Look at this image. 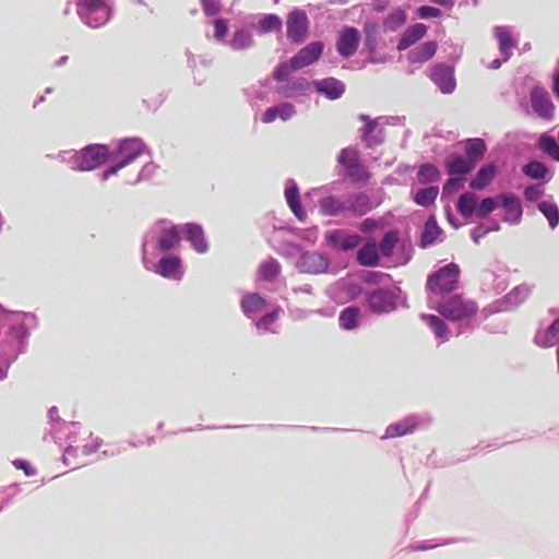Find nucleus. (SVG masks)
Instances as JSON below:
<instances>
[{
	"mask_svg": "<svg viewBox=\"0 0 559 559\" xmlns=\"http://www.w3.org/2000/svg\"><path fill=\"white\" fill-rule=\"evenodd\" d=\"M436 310L449 321L465 322L477 314L478 305L462 294H455L439 302Z\"/></svg>",
	"mask_w": 559,
	"mask_h": 559,
	"instance_id": "nucleus-1",
	"label": "nucleus"
},
{
	"mask_svg": "<svg viewBox=\"0 0 559 559\" xmlns=\"http://www.w3.org/2000/svg\"><path fill=\"white\" fill-rule=\"evenodd\" d=\"M460 273L461 270L457 264L449 263L428 275L426 289L436 295L451 293L457 288Z\"/></svg>",
	"mask_w": 559,
	"mask_h": 559,
	"instance_id": "nucleus-2",
	"label": "nucleus"
},
{
	"mask_svg": "<svg viewBox=\"0 0 559 559\" xmlns=\"http://www.w3.org/2000/svg\"><path fill=\"white\" fill-rule=\"evenodd\" d=\"M145 151V145L139 139H128L120 143L118 154L121 158L119 163L109 167L104 173V179H108L110 176L116 175L120 169L128 166L140 157Z\"/></svg>",
	"mask_w": 559,
	"mask_h": 559,
	"instance_id": "nucleus-3",
	"label": "nucleus"
},
{
	"mask_svg": "<svg viewBox=\"0 0 559 559\" xmlns=\"http://www.w3.org/2000/svg\"><path fill=\"white\" fill-rule=\"evenodd\" d=\"M337 162L346 169L347 176L353 181H367L370 178L369 171L360 163L356 148H343L337 156Z\"/></svg>",
	"mask_w": 559,
	"mask_h": 559,
	"instance_id": "nucleus-4",
	"label": "nucleus"
},
{
	"mask_svg": "<svg viewBox=\"0 0 559 559\" xmlns=\"http://www.w3.org/2000/svg\"><path fill=\"white\" fill-rule=\"evenodd\" d=\"M287 37L295 44H301L308 37L309 19L305 11L294 9L287 15Z\"/></svg>",
	"mask_w": 559,
	"mask_h": 559,
	"instance_id": "nucleus-5",
	"label": "nucleus"
},
{
	"mask_svg": "<svg viewBox=\"0 0 559 559\" xmlns=\"http://www.w3.org/2000/svg\"><path fill=\"white\" fill-rule=\"evenodd\" d=\"M108 148L105 145H90L75 156V164L80 170H93L107 160Z\"/></svg>",
	"mask_w": 559,
	"mask_h": 559,
	"instance_id": "nucleus-6",
	"label": "nucleus"
},
{
	"mask_svg": "<svg viewBox=\"0 0 559 559\" xmlns=\"http://www.w3.org/2000/svg\"><path fill=\"white\" fill-rule=\"evenodd\" d=\"M78 7L86 15L91 27H99L109 19V10L103 0H78Z\"/></svg>",
	"mask_w": 559,
	"mask_h": 559,
	"instance_id": "nucleus-7",
	"label": "nucleus"
},
{
	"mask_svg": "<svg viewBox=\"0 0 559 559\" xmlns=\"http://www.w3.org/2000/svg\"><path fill=\"white\" fill-rule=\"evenodd\" d=\"M429 78L443 94L452 93L456 87L453 67L445 63H438L430 70Z\"/></svg>",
	"mask_w": 559,
	"mask_h": 559,
	"instance_id": "nucleus-8",
	"label": "nucleus"
},
{
	"mask_svg": "<svg viewBox=\"0 0 559 559\" xmlns=\"http://www.w3.org/2000/svg\"><path fill=\"white\" fill-rule=\"evenodd\" d=\"M324 239L332 249L342 251L355 249L362 240L359 235L349 234L342 229L325 233Z\"/></svg>",
	"mask_w": 559,
	"mask_h": 559,
	"instance_id": "nucleus-9",
	"label": "nucleus"
},
{
	"mask_svg": "<svg viewBox=\"0 0 559 559\" xmlns=\"http://www.w3.org/2000/svg\"><path fill=\"white\" fill-rule=\"evenodd\" d=\"M368 307L372 312H390L396 308L395 295L389 289H376L367 296Z\"/></svg>",
	"mask_w": 559,
	"mask_h": 559,
	"instance_id": "nucleus-10",
	"label": "nucleus"
},
{
	"mask_svg": "<svg viewBox=\"0 0 559 559\" xmlns=\"http://www.w3.org/2000/svg\"><path fill=\"white\" fill-rule=\"evenodd\" d=\"M531 104L534 111L545 120H552L555 117V106L543 87H534L531 92Z\"/></svg>",
	"mask_w": 559,
	"mask_h": 559,
	"instance_id": "nucleus-11",
	"label": "nucleus"
},
{
	"mask_svg": "<svg viewBox=\"0 0 559 559\" xmlns=\"http://www.w3.org/2000/svg\"><path fill=\"white\" fill-rule=\"evenodd\" d=\"M323 52V44L321 41H312L301 48L294 57H292V64L294 69H302L314 63L320 59Z\"/></svg>",
	"mask_w": 559,
	"mask_h": 559,
	"instance_id": "nucleus-12",
	"label": "nucleus"
},
{
	"mask_svg": "<svg viewBox=\"0 0 559 559\" xmlns=\"http://www.w3.org/2000/svg\"><path fill=\"white\" fill-rule=\"evenodd\" d=\"M359 43V31L355 27H345L338 36L336 50L342 57L349 58L356 52Z\"/></svg>",
	"mask_w": 559,
	"mask_h": 559,
	"instance_id": "nucleus-13",
	"label": "nucleus"
},
{
	"mask_svg": "<svg viewBox=\"0 0 559 559\" xmlns=\"http://www.w3.org/2000/svg\"><path fill=\"white\" fill-rule=\"evenodd\" d=\"M504 211L503 221L510 224H518L522 218V205L520 199L513 193H503L498 197Z\"/></svg>",
	"mask_w": 559,
	"mask_h": 559,
	"instance_id": "nucleus-14",
	"label": "nucleus"
},
{
	"mask_svg": "<svg viewBox=\"0 0 559 559\" xmlns=\"http://www.w3.org/2000/svg\"><path fill=\"white\" fill-rule=\"evenodd\" d=\"M328 266V259L317 252L304 253L298 260V267L305 273L319 274L324 272Z\"/></svg>",
	"mask_w": 559,
	"mask_h": 559,
	"instance_id": "nucleus-15",
	"label": "nucleus"
},
{
	"mask_svg": "<svg viewBox=\"0 0 559 559\" xmlns=\"http://www.w3.org/2000/svg\"><path fill=\"white\" fill-rule=\"evenodd\" d=\"M186 235V239L191 243L193 249L199 253H205L209 249L202 227L198 224L188 223L180 226Z\"/></svg>",
	"mask_w": 559,
	"mask_h": 559,
	"instance_id": "nucleus-16",
	"label": "nucleus"
},
{
	"mask_svg": "<svg viewBox=\"0 0 559 559\" xmlns=\"http://www.w3.org/2000/svg\"><path fill=\"white\" fill-rule=\"evenodd\" d=\"M493 36L498 41L503 61H508L512 56V49L516 47V41L513 39L510 29L506 26H496L493 28Z\"/></svg>",
	"mask_w": 559,
	"mask_h": 559,
	"instance_id": "nucleus-17",
	"label": "nucleus"
},
{
	"mask_svg": "<svg viewBox=\"0 0 559 559\" xmlns=\"http://www.w3.org/2000/svg\"><path fill=\"white\" fill-rule=\"evenodd\" d=\"M427 29V26L423 23H416L414 25L408 26L402 34L397 43V50L403 51L408 49L411 46L416 44L426 35Z\"/></svg>",
	"mask_w": 559,
	"mask_h": 559,
	"instance_id": "nucleus-18",
	"label": "nucleus"
},
{
	"mask_svg": "<svg viewBox=\"0 0 559 559\" xmlns=\"http://www.w3.org/2000/svg\"><path fill=\"white\" fill-rule=\"evenodd\" d=\"M474 168L475 165L468 158L459 154H452L445 160V169L450 176H464Z\"/></svg>",
	"mask_w": 559,
	"mask_h": 559,
	"instance_id": "nucleus-19",
	"label": "nucleus"
},
{
	"mask_svg": "<svg viewBox=\"0 0 559 559\" xmlns=\"http://www.w3.org/2000/svg\"><path fill=\"white\" fill-rule=\"evenodd\" d=\"M157 273L163 277L180 280L182 276L181 260L178 257L162 258L157 264Z\"/></svg>",
	"mask_w": 559,
	"mask_h": 559,
	"instance_id": "nucleus-20",
	"label": "nucleus"
},
{
	"mask_svg": "<svg viewBox=\"0 0 559 559\" xmlns=\"http://www.w3.org/2000/svg\"><path fill=\"white\" fill-rule=\"evenodd\" d=\"M317 91L324 94L330 99L340 98L345 92V85L335 78H326L314 82Z\"/></svg>",
	"mask_w": 559,
	"mask_h": 559,
	"instance_id": "nucleus-21",
	"label": "nucleus"
},
{
	"mask_svg": "<svg viewBox=\"0 0 559 559\" xmlns=\"http://www.w3.org/2000/svg\"><path fill=\"white\" fill-rule=\"evenodd\" d=\"M296 110L294 105L289 103H282L277 106H273L267 108L262 115L263 123H271L275 121L277 118L286 121L290 119L295 115Z\"/></svg>",
	"mask_w": 559,
	"mask_h": 559,
	"instance_id": "nucleus-22",
	"label": "nucleus"
},
{
	"mask_svg": "<svg viewBox=\"0 0 559 559\" xmlns=\"http://www.w3.org/2000/svg\"><path fill=\"white\" fill-rule=\"evenodd\" d=\"M285 199L286 202L294 213V215L299 221H305L307 217V214L305 210L301 206L300 200H299V190L297 185L294 181H290L286 188H285Z\"/></svg>",
	"mask_w": 559,
	"mask_h": 559,
	"instance_id": "nucleus-23",
	"label": "nucleus"
},
{
	"mask_svg": "<svg viewBox=\"0 0 559 559\" xmlns=\"http://www.w3.org/2000/svg\"><path fill=\"white\" fill-rule=\"evenodd\" d=\"M418 426L416 417H406L395 424H391L385 429L384 438H396L412 433Z\"/></svg>",
	"mask_w": 559,
	"mask_h": 559,
	"instance_id": "nucleus-24",
	"label": "nucleus"
},
{
	"mask_svg": "<svg viewBox=\"0 0 559 559\" xmlns=\"http://www.w3.org/2000/svg\"><path fill=\"white\" fill-rule=\"evenodd\" d=\"M535 343L544 348H549L559 343V319L555 320L547 329L535 335Z\"/></svg>",
	"mask_w": 559,
	"mask_h": 559,
	"instance_id": "nucleus-25",
	"label": "nucleus"
},
{
	"mask_svg": "<svg viewBox=\"0 0 559 559\" xmlns=\"http://www.w3.org/2000/svg\"><path fill=\"white\" fill-rule=\"evenodd\" d=\"M497 167L495 164H487L483 166L476 174V176L471 180L469 187L473 190H483L485 189L496 177Z\"/></svg>",
	"mask_w": 559,
	"mask_h": 559,
	"instance_id": "nucleus-26",
	"label": "nucleus"
},
{
	"mask_svg": "<svg viewBox=\"0 0 559 559\" xmlns=\"http://www.w3.org/2000/svg\"><path fill=\"white\" fill-rule=\"evenodd\" d=\"M438 44L435 40L426 41L408 53L412 63H424L436 55Z\"/></svg>",
	"mask_w": 559,
	"mask_h": 559,
	"instance_id": "nucleus-27",
	"label": "nucleus"
},
{
	"mask_svg": "<svg viewBox=\"0 0 559 559\" xmlns=\"http://www.w3.org/2000/svg\"><path fill=\"white\" fill-rule=\"evenodd\" d=\"M478 198L473 192H464L460 195L456 203V210L464 218L468 219L477 214Z\"/></svg>",
	"mask_w": 559,
	"mask_h": 559,
	"instance_id": "nucleus-28",
	"label": "nucleus"
},
{
	"mask_svg": "<svg viewBox=\"0 0 559 559\" xmlns=\"http://www.w3.org/2000/svg\"><path fill=\"white\" fill-rule=\"evenodd\" d=\"M421 319L427 323L435 336L442 342L450 337V329L448 324L436 314H423Z\"/></svg>",
	"mask_w": 559,
	"mask_h": 559,
	"instance_id": "nucleus-29",
	"label": "nucleus"
},
{
	"mask_svg": "<svg viewBox=\"0 0 559 559\" xmlns=\"http://www.w3.org/2000/svg\"><path fill=\"white\" fill-rule=\"evenodd\" d=\"M346 205L347 212H350L357 216H362L372 209L369 197L362 192L350 197Z\"/></svg>",
	"mask_w": 559,
	"mask_h": 559,
	"instance_id": "nucleus-30",
	"label": "nucleus"
},
{
	"mask_svg": "<svg viewBox=\"0 0 559 559\" xmlns=\"http://www.w3.org/2000/svg\"><path fill=\"white\" fill-rule=\"evenodd\" d=\"M486 151V144L484 140L479 138L467 139L465 141L466 158H468L475 166L484 158Z\"/></svg>",
	"mask_w": 559,
	"mask_h": 559,
	"instance_id": "nucleus-31",
	"label": "nucleus"
},
{
	"mask_svg": "<svg viewBox=\"0 0 559 559\" xmlns=\"http://www.w3.org/2000/svg\"><path fill=\"white\" fill-rule=\"evenodd\" d=\"M320 213L325 216H336L347 212V205L335 197H325L319 202Z\"/></svg>",
	"mask_w": 559,
	"mask_h": 559,
	"instance_id": "nucleus-32",
	"label": "nucleus"
},
{
	"mask_svg": "<svg viewBox=\"0 0 559 559\" xmlns=\"http://www.w3.org/2000/svg\"><path fill=\"white\" fill-rule=\"evenodd\" d=\"M181 231L180 226L164 229L157 241L158 249L162 251L174 249L179 243Z\"/></svg>",
	"mask_w": 559,
	"mask_h": 559,
	"instance_id": "nucleus-33",
	"label": "nucleus"
},
{
	"mask_svg": "<svg viewBox=\"0 0 559 559\" xmlns=\"http://www.w3.org/2000/svg\"><path fill=\"white\" fill-rule=\"evenodd\" d=\"M357 262L362 266H376L379 263V251L376 242H368L357 253Z\"/></svg>",
	"mask_w": 559,
	"mask_h": 559,
	"instance_id": "nucleus-34",
	"label": "nucleus"
},
{
	"mask_svg": "<svg viewBox=\"0 0 559 559\" xmlns=\"http://www.w3.org/2000/svg\"><path fill=\"white\" fill-rule=\"evenodd\" d=\"M442 230L438 226L435 217H429L425 223V227L420 238V247L427 248L436 242Z\"/></svg>",
	"mask_w": 559,
	"mask_h": 559,
	"instance_id": "nucleus-35",
	"label": "nucleus"
},
{
	"mask_svg": "<svg viewBox=\"0 0 559 559\" xmlns=\"http://www.w3.org/2000/svg\"><path fill=\"white\" fill-rule=\"evenodd\" d=\"M407 14L402 9L393 10L383 21V27L388 32H395L406 23Z\"/></svg>",
	"mask_w": 559,
	"mask_h": 559,
	"instance_id": "nucleus-36",
	"label": "nucleus"
},
{
	"mask_svg": "<svg viewBox=\"0 0 559 559\" xmlns=\"http://www.w3.org/2000/svg\"><path fill=\"white\" fill-rule=\"evenodd\" d=\"M438 194L439 188L437 186H430L418 190L413 200L420 206H429L436 201Z\"/></svg>",
	"mask_w": 559,
	"mask_h": 559,
	"instance_id": "nucleus-37",
	"label": "nucleus"
},
{
	"mask_svg": "<svg viewBox=\"0 0 559 559\" xmlns=\"http://www.w3.org/2000/svg\"><path fill=\"white\" fill-rule=\"evenodd\" d=\"M359 309L356 307H347L341 311L338 321L340 325L345 330H353L358 326Z\"/></svg>",
	"mask_w": 559,
	"mask_h": 559,
	"instance_id": "nucleus-38",
	"label": "nucleus"
},
{
	"mask_svg": "<svg viewBox=\"0 0 559 559\" xmlns=\"http://www.w3.org/2000/svg\"><path fill=\"white\" fill-rule=\"evenodd\" d=\"M280 273L281 265L276 260L272 258L263 261L259 266L260 277L267 282L274 281Z\"/></svg>",
	"mask_w": 559,
	"mask_h": 559,
	"instance_id": "nucleus-39",
	"label": "nucleus"
},
{
	"mask_svg": "<svg viewBox=\"0 0 559 559\" xmlns=\"http://www.w3.org/2000/svg\"><path fill=\"white\" fill-rule=\"evenodd\" d=\"M264 305L265 300L259 294H249L241 301V308L247 316L261 310Z\"/></svg>",
	"mask_w": 559,
	"mask_h": 559,
	"instance_id": "nucleus-40",
	"label": "nucleus"
},
{
	"mask_svg": "<svg viewBox=\"0 0 559 559\" xmlns=\"http://www.w3.org/2000/svg\"><path fill=\"white\" fill-rule=\"evenodd\" d=\"M417 178L424 185L437 182L440 179V171L432 164H424L418 169Z\"/></svg>",
	"mask_w": 559,
	"mask_h": 559,
	"instance_id": "nucleus-41",
	"label": "nucleus"
},
{
	"mask_svg": "<svg viewBox=\"0 0 559 559\" xmlns=\"http://www.w3.org/2000/svg\"><path fill=\"white\" fill-rule=\"evenodd\" d=\"M522 170L525 176L532 179H544L548 174V168L537 160L527 163Z\"/></svg>",
	"mask_w": 559,
	"mask_h": 559,
	"instance_id": "nucleus-42",
	"label": "nucleus"
},
{
	"mask_svg": "<svg viewBox=\"0 0 559 559\" xmlns=\"http://www.w3.org/2000/svg\"><path fill=\"white\" fill-rule=\"evenodd\" d=\"M539 211L548 219L549 226L555 228L559 223V209L555 203L543 201L538 204Z\"/></svg>",
	"mask_w": 559,
	"mask_h": 559,
	"instance_id": "nucleus-43",
	"label": "nucleus"
},
{
	"mask_svg": "<svg viewBox=\"0 0 559 559\" xmlns=\"http://www.w3.org/2000/svg\"><path fill=\"white\" fill-rule=\"evenodd\" d=\"M308 90V83L305 79H298L293 82L287 83L285 86L281 88V93L285 97H293L297 93L304 94Z\"/></svg>",
	"mask_w": 559,
	"mask_h": 559,
	"instance_id": "nucleus-44",
	"label": "nucleus"
},
{
	"mask_svg": "<svg viewBox=\"0 0 559 559\" xmlns=\"http://www.w3.org/2000/svg\"><path fill=\"white\" fill-rule=\"evenodd\" d=\"M540 148L551 158L559 162V145L557 141L549 135L543 134L539 141Z\"/></svg>",
	"mask_w": 559,
	"mask_h": 559,
	"instance_id": "nucleus-45",
	"label": "nucleus"
},
{
	"mask_svg": "<svg viewBox=\"0 0 559 559\" xmlns=\"http://www.w3.org/2000/svg\"><path fill=\"white\" fill-rule=\"evenodd\" d=\"M252 45V37L246 31H237L230 41V46L234 50H242L249 48Z\"/></svg>",
	"mask_w": 559,
	"mask_h": 559,
	"instance_id": "nucleus-46",
	"label": "nucleus"
},
{
	"mask_svg": "<svg viewBox=\"0 0 559 559\" xmlns=\"http://www.w3.org/2000/svg\"><path fill=\"white\" fill-rule=\"evenodd\" d=\"M259 27L261 33L281 31L282 20L276 14H267L260 21Z\"/></svg>",
	"mask_w": 559,
	"mask_h": 559,
	"instance_id": "nucleus-47",
	"label": "nucleus"
},
{
	"mask_svg": "<svg viewBox=\"0 0 559 559\" xmlns=\"http://www.w3.org/2000/svg\"><path fill=\"white\" fill-rule=\"evenodd\" d=\"M397 240H399V237H397L396 233H394V231L386 233L380 242L378 251H380L385 257H390L393 252V249H394Z\"/></svg>",
	"mask_w": 559,
	"mask_h": 559,
	"instance_id": "nucleus-48",
	"label": "nucleus"
},
{
	"mask_svg": "<svg viewBox=\"0 0 559 559\" xmlns=\"http://www.w3.org/2000/svg\"><path fill=\"white\" fill-rule=\"evenodd\" d=\"M498 205V199L495 198H485L480 201V203L477 205V217L485 218L487 217L491 212L495 211V209Z\"/></svg>",
	"mask_w": 559,
	"mask_h": 559,
	"instance_id": "nucleus-49",
	"label": "nucleus"
},
{
	"mask_svg": "<svg viewBox=\"0 0 559 559\" xmlns=\"http://www.w3.org/2000/svg\"><path fill=\"white\" fill-rule=\"evenodd\" d=\"M298 69H294L293 68V64H292V59L289 60V62H283V63H280L274 72H273V78L277 81V82H284L287 80L288 75L290 74L292 71H297Z\"/></svg>",
	"mask_w": 559,
	"mask_h": 559,
	"instance_id": "nucleus-50",
	"label": "nucleus"
},
{
	"mask_svg": "<svg viewBox=\"0 0 559 559\" xmlns=\"http://www.w3.org/2000/svg\"><path fill=\"white\" fill-rule=\"evenodd\" d=\"M417 15L420 19H430L441 16V11L435 7L421 5L417 9Z\"/></svg>",
	"mask_w": 559,
	"mask_h": 559,
	"instance_id": "nucleus-51",
	"label": "nucleus"
},
{
	"mask_svg": "<svg viewBox=\"0 0 559 559\" xmlns=\"http://www.w3.org/2000/svg\"><path fill=\"white\" fill-rule=\"evenodd\" d=\"M544 194V190L538 185L528 186L524 190V197L527 201H536Z\"/></svg>",
	"mask_w": 559,
	"mask_h": 559,
	"instance_id": "nucleus-52",
	"label": "nucleus"
},
{
	"mask_svg": "<svg viewBox=\"0 0 559 559\" xmlns=\"http://www.w3.org/2000/svg\"><path fill=\"white\" fill-rule=\"evenodd\" d=\"M11 333H13L20 342H24L28 336L27 328L23 321L13 324L11 326Z\"/></svg>",
	"mask_w": 559,
	"mask_h": 559,
	"instance_id": "nucleus-53",
	"label": "nucleus"
},
{
	"mask_svg": "<svg viewBox=\"0 0 559 559\" xmlns=\"http://www.w3.org/2000/svg\"><path fill=\"white\" fill-rule=\"evenodd\" d=\"M228 27L224 20L217 19L214 21V37L217 40H222L227 35Z\"/></svg>",
	"mask_w": 559,
	"mask_h": 559,
	"instance_id": "nucleus-54",
	"label": "nucleus"
},
{
	"mask_svg": "<svg viewBox=\"0 0 559 559\" xmlns=\"http://www.w3.org/2000/svg\"><path fill=\"white\" fill-rule=\"evenodd\" d=\"M203 11L207 15H214L219 12L221 5L217 0H201Z\"/></svg>",
	"mask_w": 559,
	"mask_h": 559,
	"instance_id": "nucleus-55",
	"label": "nucleus"
},
{
	"mask_svg": "<svg viewBox=\"0 0 559 559\" xmlns=\"http://www.w3.org/2000/svg\"><path fill=\"white\" fill-rule=\"evenodd\" d=\"M462 182H463L462 178L451 177L450 179H448V181L443 186V193L448 194V193H451L452 191L459 189L461 187Z\"/></svg>",
	"mask_w": 559,
	"mask_h": 559,
	"instance_id": "nucleus-56",
	"label": "nucleus"
},
{
	"mask_svg": "<svg viewBox=\"0 0 559 559\" xmlns=\"http://www.w3.org/2000/svg\"><path fill=\"white\" fill-rule=\"evenodd\" d=\"M277 318V312L274 311L272 313L265 314L260 319L258 322V326L267 328L269 325L273 324Z\"/></svg>",
	"mask_w": 559,
	"mask_h": 559,
	"instance_id": "nucleus-57",
	"label": "nucleus"
},
{
	"mask_svg": "<svg viewBox=\"0 0 559 559\" xmlns=\"http://www.w3.org/2000/svg\"><path fill=\"white\" fill-rule=\"evenodd\" d=\"M490 229L485 228L483 226H478L472 231V238L475 243H479L480 238L485 237Z\"/></svg>",
	"mask_w": 559,
	"mask_h": 559,
	"instance_id": "nucleus-58",
	"label": "nucleus"
},
{
	"mask_svg": "<svg viewBox=\"0 0 559 559\" xmlns=\"http://www.w3.org/2000/svg\"><path fill=\"white\" fill-rule=\"evenodd\" d=\"M377 227V223L371 218H366L360 224V230L364 233H370Z\"/></svg>",
	"mask_w": 559,
	"mask_h": 559,
	"instance_id": "nucleus-59",
	"label": "nucleus"
},
{
	"mask_svg": "<svg viewBox=\"0 0 559 559\" xmlns=\"http://www.w3.org/2000/svg\"><path fill=\"white\" fill-rule=\"evenodd\" d=\"M383 276L384 274L380 272H370L366 277V282L369 284H377Z\"/></svg>",
	"mask_w": 559,
	"mask_h": 559,
	"instance_id": "nucleus-60",
	"label": "nucleus"
},
{
	"mask_svg": "<svg viewBox=\"0 0 559 559\" xmlns=\"http://www.w3.org/2000/svg\"><path fill=\"white\" fill-rule=\"evenodd\" d=\"M552 92L556 95V97L559 99V71L556 72L554 75Z\"/></svg>",
	"mask_w": 559,
	"mask_h": 559,
	"instance_id": "nucleus-61",
	"label": "nucleus"
},
{
	"mask_svg": "<svg viewBox=\"0 0 559 559\" xmlns=\"http://www.w3.org/2000/svg\"><path fill=\"white\" fill-rule=\"evenodd\" d=\"M432 3H436V4H439V5H442V7H447V8H452L453 7V0H430Z\"/></svg>",
	"mask_w": 559,
	"mask_h": 559,
	"instance_id": "nucleus-62",
	"label": "nucleus"
},
{
	"mask_svg": "<svg viewBox=\"0 0 559 559\" xmlns=\"http://www.w3.org/2000/svg\"><path fill=\"white\" fill-rule=\"evenodd\" d=\"M15 466L19 467V468H22L25 471L26 475H33L32 472L28 471V467H27V463L24 462V461H19L17 463H15Z\"/></svg>",
	"mask_w": 559,
	"mask_h": 559,
	"instance_id": "nucleus-63",
	"label": "nucleus"
},
{
	"mask_svg": "<svg viewBox=\"0 0 559 559\" xmlns=\"http://www.w3.org/2000/svg\"><path fill=\"white\" fill-rule=\"evenodd\" d=\"M500 66H501V61H500L499 59H495V60L491 62L490 68H491V69H498V68H500Z\"/></svg>",
	"mask_w": 559,
	"mask_h": 559,
	"instance_id": "nucleus-64",
	"label": "nucleus"
}]
</instances>
